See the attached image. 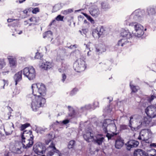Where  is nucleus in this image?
Listing matches in <instances>:
<instances>
[{
  "label": "nucleus",
  "instance_id": "1",
  "mask_svg": "<svg viewBox=\"0 0 156 156\" xmlns=\"http://www.w3.org/2000/svg\"><path fill=\"white\" fill-rule=\"evenodd\" d=\"M31 88L35 97L31 104V108L34 111H36L39 108L43 106L46 102L45 99L42 97L46 95V89L45 86L41 83L33 84Z\"/></svg>",
  "mask_w": 156,
  "mask_h": 156
},
{
  "label": "nucleus",
  "instance_id": "2",
  "mask_svg": "<svg viewBox=\"0 0 156 156\" xmlns=\"http://www.w3.org/2000/svg\"><path fill=\"white\" fill-rule=\"evenodd\" d=\"M102 128L105 133H107L106 136L108 140L116 135L114 132L116 130V127L114 120L109 119L105 120L103 123Z\"/></svg>",
  "mask_w": 156,
  "mask_h": 156
},
{
  "label": "nucleus",
  "instance_id": "3",
  "mask_svg": "<svg viewBox=\"0 0 156 156\" xmlns=\"http://www.w3.org/2000/svg\"><path fill=\"white\" fill-rule=\"evenodd\" d=\"M31 130L24 131L21 136V140L24 148H28L31 147L34 143V136Z\"/></svg>",
  "mask_w": 156,
  "mask_h": 156
},
{
  "label": "nucleus",
  "instance_id": "4",
  "mask_svg": "<svg viewBox=\"0 0 156 156\" xmlns=\"http://www.w3.org/2000/svg\"><path fill=\"white\" fill-rule=\"evenodd\" d=\"M124 24L126 25H129V26H134V28L136 32L134 33L135 36L140 37L143 34L144 28L140 24L136 22L130 23V21L125 22Z\"/></svg>",
  "mask_w": 156,
  "mask_h": 156
},
{
  "label": "nucleus",
  "instance_id": "5",
  "mask_svg": "<svg viewBox=\"0 0 156 156\" xmlns=\"http://www.w3.org/2000/svg\"><path fill=\"white\" fill-rule=\"evenodd\" d=\"M23 73L30 80H33L35 78V70L32 66L24 68L23 70Z\"/></svg>",
  "mask_w": 156,
  "mask_h": 156
},
{
  "label": "nucleus",
  "instance_id": "6",
  "mask_svg": "<svg viewBox=\"0 0 156 156\" xmlns=\"http://www.w3.org/2000/svg\"><path fill=\"white\" fill-rule=\"evenodd\" d=\"M73 67L77 72H82L84 71L86 67L85 62L81 58H79L74 63Z\"/></svg>",
  "mask_w": 156,
  "mask_h": 156
},
{
  "label": "nucleus",
  "instance_id": "7",
  "mask_svg": "<svg viewBox=\"0 0 156 156\" xmlns=\"http://www.w3.org/2000/svg\"><path fill=\"white\" fill-rule=\"evenodd\" d=\"M47 149L48 151L47 154V156H61V153L56 149L55 145L52 143Z\"/></svg>",
  "mask_w": 156,
  "mask_h": 156
},
{
  "label": "nucleus",
  "instance_id": "8",
  "mask_svg": "<svg viewBox=\"0 0 156 156\" xmlns=\"http://www.w3.org/2000/svg\"><path fill=\"white\" fill-rule=\"evenodd\" d=\"M151 132L149 129H142L140 133V136L138 139L143 141L147 140L151 138Z\"/></svg>",
  "mask_w": 156,
  "mask_h": 156
},
{
  "label": "nucleus",
  "instance_id": "9",
  "mask_svg": "<svg viewBox=\"0 0 156 156\" xmlns=\"http://www.w3.org/2000/svg\"><path fill=\"white\" fill-rule=\"evenodd\" d=\"M33 150L36 154L38 155H41L45 153L46 148L41 144H37L34 146Z\"/></svg>",
  "mask_w": 156,
  "mask_h": 156
},
{
  "label": "nucleus",
  "instance_id": "10",
  "mask_svg": "<svg viewBox=\"0 0 156 156\" xmlns=\"http://www.w3.org/2000/svg\"><path fill=\"white\" fill-rule=\"evenodd\" d=\"M145 111L148 117L153 118L156 117V105L148 106Z\"/></svg>",
  "mask_w": 156,
  "mask_h": 156
},
{
  "label": "nucleus",
  "instance_id": "11",
  "mask_svg": "<svg viewBox=\"0 0 156 156\" xmlns=\"http://www.w3.org/2000/svg\"><path fill=\"white\" fill-rule=\"evenodd\" d=\"M89 12L91 15L96 18L100 14L101 12L97 6L93 5L89 9Z\"/></svg>",
  "mask_w": 156,
  "mask_h": 156
},
{
  "label": "nucleus",
  "instance_id": "12",
  "mask_svg": "<svg viewBox=\"0 0 156 156\" xmlns=\"http://www.w3.org/2000/svg\"><path fill=\"white\" fill-rule=\"evenodd\" d=\"M104 31V29L101 27L94 29L92 32V34L94 37L98 38L102 34Z\"/></svg>",
  "mask_w": 156,
  "mask_h": 156
},
{
  "label": "nucleus",
  "instance_id": "13",
  "mask_svg": "<svg viewBox=\"0 0 156 156\" xmlns=\"http://www.w3.org/2000/svg\"><path fill=\"white\" fill-rule=\"evenodd\" d=\"M141 14V12L140 9H138L135 10L130 16H127L126 18V20L125 22H127L129 21L130 22L132 20L131 18L134 17V19H135V20H136V18H138L140 17V14Z\"/></svg>",
  "mask_w": 156,
  "mask_h": 156
},
{
  "label": "nucleus",
  "instance_id": "14",
  "mask_svg": "<svg viewBox=\"0 0 156 156\" xmlns=\"http://www.w3.org/2000/svg\"><path fill=\"white\" fill-rule=\"evenodd\" d=\"M93 141L95 143L97 144L98 145H100L102 144L103 142L104 138L101 135L98 134L93 136Z\"/></svg>",
  "mask_w": 156,
  "mask_h": 156
},
{
  "label": "nucleus",
  "instance_id": "15",
  "mask_svg": "<svg viewBox=\"0 0 156 156\" xmlns=\"http://www.w3.org/2000/svg\"><path fill=\"white\" fill-rule=\"evenodd\" d=\"M22 148L21 145H20V144H16V145L10 149L11 152L16 154H20L22 153L21 150Z\"/></svg>",
  "mask_w": 156,
  "mask_h": 156
},
{
  "label": "nucleus",
  "instance_id": "16",
  "mask_svg": "<svg viewBox=\"0 0 156 156\" xmlns=\"http://www.w3.org/2000/svg\"><path fill=\"white\" fill-rule=\"evenodd\" d=\"M52 66V63L49 62H43L40 65V68L44 70H48Z\"/></svg>",
  "mask_w": 156,
  "mask_h": 156
},
{
  "label": "nucleus",
  "instance_id": "17",
  "mask_svg": "<svg viewBox=\"0 0 156 156\" xmlns=\"http://www.w3.org/2000/svg\"><path fill=\"white\" fill-rule=\"evenodd\" d=\"M118 45L121 46H127L130 45L131 43L128 40L127 38H123L118 41Z\"/></svg>",
  "mask_w": 156,
  "mask_h": 156
},
{
  "label": "nucleus",
  "instance_id": "18",
  "mask_svg": "<svg viewBox=\"0 0 156 156\" xmlns=\"http://www.w3.org/2000/svg\"><path fill=\"white\" fill-rule=\"evenodd\" d=\"M93 135L90 131L86 132L83 135V138L85 140L88 142H92L93 139Z\"/></svg>",
  "mask_w": 156,
  "mask_h": 156
},
{
  "label": "nucleus",
  "instance_id": "19",
  "mask_svg": "<svg viewBox=\"0 0 156 156\" xmlns=\"http://www.w3.org/2000/svg\"><path fill=\"white\" fill-rule=\"evenodd\" d=\"M139 144V142L135 140H131L127 143V149L130 150L131 148L136 147Z\"/></svg>",
  "mask_w": 156,
  "mask_h": 156
},
{
  "label": "nucleus",
  "instance_id": "20",
  "mask_svg": "<svg viewBox=\"0 0 156 156\" xmlns=\"http://www.w3.org/2000/svg\"><path fill=\"white\" fill-rule=\"evenodd\" d=\"M22 71H20L16 73L14 76V79L15 81V85H17V83L22 79Z\"/></svg>",
  "mask_w": 156,
  "mask_h": 156
},
{
  "label": "nucleus",
  "instance_id": "21",
  "mask_svg": "<svg viewBox=\"0 0 156 156\" xmlns=\"http://www.w3.org/2000/svg\"><path fill=\"white\" fill-rule=\"evenodd\" d=\"M124 144V140L122 138L119 137L115 140V147L116 148L119 149L122 147Z\"/></svg>",
  "mask_w": 156,
  "mask_h": 156
},
{
  "label": "nucleus",
  "instance_id": "22",
  "mask_svg": "<svg viewBox=\"0 0 156 156\" xmlns=\"http://www.w3.org/2000/svg\"><path fill=\"white\" fill-rule=\"evenodd\" d=\"M121 35L123 38H127V39L131 37V34L128 30L123 29L121 33Z\"/></svg>",
  "mask_w": 156,
  "mask_h": 156
},
{
  "label": "nucleus",
  "instance_id": "23",
  "mask_svg": "<svg viewBox=\"0 0 156 156\" xmlns=\"http://www.w3.org/2000/svg\"><path fill=\"white\" fill-rule=\"evenodd\" d=\"M8 59L10 66L13 68L15 67L16 66V62L15 59L10 56L8 57Z\"/></svg>",
  "mask_w": 156,
  "mask_h": 156
},
{
  "label": "nucleus",
  "instance_id": "24",
  "mask_svg": "<svg viewBox=\"0 0 156 156\" xmlns=\"http://www.w3.org/2000/svg\"><path fill=\"white\" fill-rule=\"evenodd\" d=\"M106 51L105 46L102 44H99L98 47L96 48V51L99 52V53H102L105 52Z\"/></svg>",
  "mask_w": 156,
  "mask_h": 156
},
{
  "label": "nucleus",
  "instance_id": "25",
  "mask_svg": "<svg viewBox=\"0 0 156 156\" xmlns=\"http://www.w3.org/2000/svg\"><path fill=\"white\" fill-rule=\"evenodd\" d=\"M133 156H147V155L144 151L139 149L134 152Z\"/></svg>",
  "mask_w": 156,
  "mask_h": 156
},
{
  "label": "nucleus",
  "instance_id": "26",
  "mask_svg": "<svg viewBox=\"0 0 156 156\" xmlns=\"http://www.w3.org/2000/svg\"><path fill=\"white\" fill-rule=\"evenodd\" d=\"M133 116H131L130 117V120L129 121V126L131 128V129L133 130H135L136 131L137 130H138L140 128L141 126H138L136 127H133L132 126V119H133Z\"/></svg>",
  "mask_w": 156,
  "mask_h": 156
},
{
  "label": "nucleus",
  "instance_id": "27",
  "mask_svg": "<svg viewBox=\"0 0 156 156\" xmlns=\"http://www.w3.org/2000/svg\"><path fill=\"white\" fill-rule=\"evenodd\" d=\"M52 33L51 31H48L45 32L43 34V37L45 38L46 37H52Z\"/></svg>",
  "mask_w": 156,
  "mask_h": 156
},
{
  "label": "nucleus",
  "instance_id": "28",
  "mask_svg": "<svg viewBox=\"0 0 156 156\" xmlns=\"http://www.w3.org/2000/svg\"><path fill=\"white\" fill-rule=\"evenodd\" d=\"M132 83L131 82L130 83V86L132 90V91L133 92H137L138 90L139 89V87L138 86H134L132 85Z\"/></svg>",
  "mask_w": 156,
  "mask_h": 156
},
{
  "label": "nucleus",
  "instance_id": "29",
  "mask_svg": "<svg viewBox=\"0 0 156 156\" xmlns=\"http://www.w3.org/2000/svg\"><path fill=\"white\" fill-rule=\"evenodd\" d=\"M76 142L75 141L71 140L70 141L68 145V147L69 149H71L75 147Z\"/></svg>",
  "mask_w": 156,
  "mask_h": 156
},
{
  "label": "nucleus",
  "instance_id": "30",
  "mask_svg": "<svg viewBox=\"0 0 156 156\" xmlns=\"http://www.w3.org/2000/svg\"><path fill=\"white\" fill-rule=\"evenodd\" d=\"M62 8V6L60 4H57L53 7L52 12H55L57 11Z\"/></svg>",
  "mask_w": 156,
  "mask_h": 156
},
{
  "label": "nucleus",
  "instance_id": "31",
  "mask_svg": "<svg viewBox=\"0 0 156 156\" xmlns=\"http://www.w3.org/2000/svg\"><path fill=\"white\" fill-rule=\"evenodd\" d=\"M147 12L149 15H152L155 13V11L153 8H149L147 9Z\"/></svg>",
  "mask_w": 156,
  "mask_h": 156
},
{
  "label": "nucleus",
  "instance_id": "32",
  "mask_svg": "<svg viewBox=\"0 0 156 156\" xmlns=\"http://www.w3.org/2000/svg\"><path fill=\"white\" fill-rule=\"evenodd\" d=\"M101 5L102 8L105 10L107 9H108L110 8V7L108 3L106 2H102L101 3Z\"/></svg>",
  "mask_w": 156,
  "mask_h": 156
},
{
  "label": "nucleus",
  "instance_id": "33",
  "mask_svg": "<svg viewBox=\"0 0 156 156\" xmlns=\"http://www.w3.org/2000/svg\"><path fill=\"white\" fill-rule=\"evenodd\" d=\"M36 130L37 133H42L47 130V129L42 127H39L37 128Z\"/></svg>",
  "mask_w": 156,
  "mask_h": 156
},
{
  "label": "nucleus",
  "instance_id": "34",
  "mask_svg": "<svg viewBox=\"0 0 156 156\" xmlns=\"http://www.w3.org/2000/svg\"><path fill=\"white\" fill-rule=\"evenodd\" d=\"M68 108L70 112V113H69V115L71 117H73V115H74L75 113L74 110L73 109V108L69 106H68Z\"/></svg>",
  "mask_w": 156,
  "mask_h": 156
},
{
  "label": "nucleus",
  "instance_id": "35",
  "mask_svg": "<svg viewBox=\"0 0 156 156\" xmlns=\"http://www.w3.org/2000/svg\"><path fill=\"white\" fill-rule=\"evenodd\" d=\"M149 117L148 118L147 117H145L144 119V122L146 125L149 124L151 121V119Z\"/></svg>",
  "mask_w": 156,
  "mask_h": 156
},
{
  "label": "nucleus",
  "instance_id": "36",
  "mask_svg": "<svg viewBox=\"0 0 156 156\" xmlns=\"http://www.w3.org/2000/svg\"><path fill=\"white\" fill-rule=\"evenodd\" d=\"M92 108L91 107V105H86L84 107H82L80 109V111L81 112H82L84 110L90 109L91 108Z\"/></svg>",
  "mask_w": 156,
  "mask_h": 156
},
{
  "label": "nucleus",
  "instance_id": "37",
  "mask_svg": "<svg viewBox=\"0 0 156 156\" xmlns=\"http://www.w3.org/2000/svg\"><path fill=\"white\" fill-rule=\"evenodd\" d=\"M151 153H148L147 156H156V150L154 149H152L150 151Z\"/></svg>",
  "mask_w": 156,
  "mask_h": 156
},
{
  "label": "nucleus",
  "instance_id": "38",
  "mask_svg": "<svg viewBox=\"0 0 156 156\" xmlns=\"http://www.w3.org/2000/svg\"><path fill=\"white\" fill-rule=\"evenodd\" d=\"M84 15L87 18V19L91 23H94V20L91 16L88 15L86 14H84Z\"/></svg>",
  "mask_w": 156,
  "mask_h": 156
},
{
  "label": "nucleus",
  "instance_id": "39",
  "mask_svg": "<svg viewBox=\"0 0 156 156\" xmlns=\"http://www.w3.org/2000/svg\"><path fill=\"white\" fill-rule=\"evenodd\" d=\"M73 11V10L71 9H69L62 11V13L64 15H66L72 12Z\"/></svg>",
  "mask_w": 156,
  "mask_h": 156
},
{
  "label": "nucleus",
  "instance_id": "40",
  "mask_svg": "<svg viewBox=\"0 0 156 156\" xmlns=\"http://www.w3.org/2000/svg\"><path fill=\"white\" fill-rule=\"evenodd\" d=\"M30 126V124L28 123H26L22 125L20 127V130H23Z\"/></svg>",
  "mask_w": 156,
  "mask_h": 156
},
{
  "label": "nucleus",
  "instance_id": "41",
  "mask_svg": "<svg viewBox=\"0 0 156 156\" xmlns=\"http://www.w3.org/2000/svg\"><path fill=\"white\" fill-rule=\"evenodd\" d=\"M6 65L3 59H0V69H2Z\"/></svg>",
  "mask_w": 156,
  "mask_h": 156
},
{
  "label": "nucleus",
  "instance_id": "42",
  "mask_svg": "<svg viewBox=\"0 0 156 156\" xmlns=\"http://www.w3.org/2000/svg\"><path fill=\"white\" fill-rule=\"evenodd\" d=\"M64 17V16L59 15L56 17L55 20L58 21H62L63 20Z\"/></svg>",
  "mask_w": 156,
  "mask_h": 156
},
{
  "label": "nucleus",
  "instance_id": "43",
  "mask_svg": "<svg viewBox=\"0 0 156 156\" xmlns=\"http://www.w3.org/2000/svg\"><path fill=\"white\" fill-rule=\"evenodd\" d=\"M112 109L109 108V106L107 107L104 110V112L105 113L109 114L111 112Z\"/></svg>",
  "mask_w": 156,
  "mask_h": 156
},
{
  "label": "nucleus",
  "instance_id": "44",
  "mask_svg": "<svg viewBox=\"0 0 156 156\" xmlns=\"http://www.w3.org/2000/svg\"><path fill=\"white\" fill-rule=\"evenodd\" d=\"M40 9L39 8L37 7L34 9L32 11V12L34 14H36L37 13L39 12Z\"/></svg>",
  "mask_w": 156,
  "mask_h": 156
},
{
  "label": "nucleus",
  "instance_id": "45",
  "mask_svg": "<svg viewBox=\"0 0 156 156\" xmlns=\"http://www.w3.org/2000/svg\"><path fill=\"white\" fill-rule=\"evenodd\" d=\"M155 98H156V96L153 95L151 96L150 97H149L148 98L147 100L149 102H151L153 100H154Z\"/></svg>",
  "mask_w": 156,
  "mask_h": 156
},
{
  "label": "nucleus",
  "instance_id": "46",
  "mask_svg": "<svg viewBox=\"0 0 156 156\" xmlns=\"http://www.w3.org/2000/svg\"><path fill=\"white\" fill-rule=\"evenodd\" d=\"M42 57V56L40 55V53L39 52H37L36 55L35 56V58L39 59L41 58Z\"/></svg>",
  "mask_w": 156,
  "mask_h": 156
},
{
  "label": "nucleus",
  "instance_id": "47",
  "mask_svg": "<svg viewBox=\"0 0 156 156\" xmlns=\"http://www.w3.org/2000/svg\"><path fill=\"white\" fill-rule=\"evenodd\" d=\"M78 91V89L77 88H74L70 92V94L71 95H73Z\"/></svg>",
  "mask_w": 156,
  "mask_h": 156
},
{
  "label": "nucleus",
  "instance_id": "48",
  "mask_svg": "<svg viewBox=\"0 0 156 156\" xmlns=\"http://www.w3.org/2000/svg\"><path fill=\"white\" fill-rule=\"evenodd\" d=\"M93 106H94V108H92V109H94L95 108L98 107L99 106V103L98 102H94L93 104Z\"/></svg>",
  "mask_w": 156,
  "mask_h": 156
},
{
  "label": "nucleus",
  "instance_id": "49",
  "mask_svg": "<svg viewBox=\"0 0 156 156\" xmlns=\"http://www.w3.org/2000/svg\"><path fill=\"white\" fill-rule=\"evenodd\" d=\"M69 122V120L68 119H66V120H64L62 122V123L64 124H67Z\"/></svg>",
  "mask_w": 156,
  "mask_h": 156
},
{
  "label": "nucleus",
  "instance_id": "50",
  "mask_svg": "<svg viewBox=\"0 0 156 156\" xmlns=\"http://www.w3.org/2000/svg\"><path fill=\"white\" fill-rule=\"evenodd\" d=\"M66 76L65 74H63L62 75V81L63 82H64L66 78Z\"/></svg>",
  "mask_w": 156,
  "mask_h": 156
},
{
  "label": "nucleus",
  "instance_id": "51",
  "mask_svg": "<svg viewBox=\"0 0 156 156\" xmlns=\"http://www.w3.org/2000/svg\"><path fill=\"white\" fill-rule=\"evenodd\" d=\"M12 152H9L5 154L4 156H12Z\"/></svg>",
  "mask_w": 156,
  "mask_h": 156
},
{
  "label": "nucleus",
  "instance_id": "52",
  "mask_svg": "<svg viewBox=\"0 0 156 156\" xmlns=\"http://www.w3.org/2000/svg\"><path fill=\"white\" fill-rule=\"evenodd\" d=\"M12 131H13V130H11L10 131H9V132H5V134L6 135H11L12 133Z\"/></svg>",
  "mask_w": 156,
  "mask_h": 156
},
{
  "label": "nucleus",
  "instance_id": "53",
  "mask_svg": "<svg viewBox=\"0 0 156 156\" xmlns=\"http://www.w3.org/2000/svg\"><path fill=\"white\" fill-rule=\"evenodd\" d=\"M17 20H16L15 19H9L7 20V21L8 22H12L13 21Z\"/></svg>",
  "mask_w": 156,
  "mask_h": 156
},
{
  "label": "nucleus",
  "instance_id": "54",
  "mask_svg": "<svg viewBox=\"0 0 156 156\" xmlns=\"http://www.w3.org/2000/svg\"><path fill=\"white\" fill-rule=\"evenodd\" d=\"M35 18L34 17H31L29 19L30 20V22H33L35 20Z\"/></svg>",
  "mask_w": 156,
  "mask_h": 156
},
{
  "label": "nucleus",
  "instance_id": "55",
  "mask_svg": "<svg viewBox=\"0 0 156 156\" xmlns=\"http://www.w3.org/2000/svg\"><path fill=\"white\" fill-rule=\"evenodd\" d=\"M151 146L154 147H156V144L154 143H153L151 144Z\"/></svg>",
  "mask_w": 156,
  "mask_h": 156
},
{
  "label": "nucleus",
  "instance_id": "56",
  "mask_svg": "<svg viewBox=\"0 0 156 156\" xmlns=\"http://www.w3.org/2000/svg\"><path fill=\"white\" fill-rule=\"evenodd\" d=\"M28 10L27 9H25L23 11V13L25 14H27L28 12Z\"/></svg>",
  "mask_w": 156,
  "mask_h": 156
},
{
  "label": "nucleus",
  "instance_id": "57",
  "mask_svg": "<svg viewBox=\"0 0 156 156\" xmlns=\"http://www.w3.org/2000/svg\"><path fill=\"white\" fill-rule=\"evenodd\" d=\"M26 0H19V3H21L24 2Z\"/></svg>",
  "mask_w": 156,
  "mask_h": 156
},
{
  "label": "nucleus",
  "instance_id": "58",
  "mask_svg": "<svg viewBox=\"0 0 156 156\" xmlns=\"http://www.w3.org/2000/svg\"><path fill=\"white\" fill-rule=\"evenodd\" d=\"M9 72L8 71H7L6 72H2V73L3 75H5L6 73H8Z\"/></svg>",
  "mask_w": 156,
  "mask_h": 156
},
{
  "label": "nucleus",
  "instance_id": "59",
  "mask_svg": "<svg viewBox=\"0 0 156 156\" xmlns=\"http://www.w3.org/2000/svg\"><path fill=\"white\" fill-rule=\"evenodd\" d=\"M23 33V32H22V30H20L19 32L18 33V34H22Z\"/></svg>",
  "mask_w": 156,
  "mask_h": 156
},
{
  "label": "nucleus",
  "instance_id": "60",
  "mask_svg": "<svg viewBox=\"0 0 156 156\" xmlns=\"http://www.w3.org/2000/svg\"><path fill=\"white\" fill-rule=\"evenodd\" d=\"M11 124H12V127H13V129H14V124H13V123H12V122H11Z\"/></svg>",
  "mask_w": 156,
  "mask_h": 156
},
{
  "label": "nucleus",
  "instance_id": "61",
  "mask_svg": "<svg viewBox=\"0 0 156 156\" xmlns=\"http://www.w3.org/2000/svg\"><path fill=\"white\" fill-rule=\"evenodd\" d=\"M123 129H125L126 128V126H123Z\"/></svg>",
  "mask_w": 156,
  "mask_h": 156
},
{
  "label": "nucleus",
  "instance_id": "62",
  "mask_svg": "<svg viewBox=\"0 0 156 156\" xmlns=\"http://www.w3.org/2000/svg\"><path fill=\"white\" fill-rule=\"evenodd\" d=\"M73 45H71L69 47V48H72L73 47H72Z\"/></svg>",
  "mask_w": 156,
  "mask_h": 156
},
{
  "label": "nucleus",
  "instance_id": "63",
  "mask_svg": "<svg viewBox=\"0 0 156 156\" xmlns=\"http://www.w3.org/2000/svg\"><path fill=\"white\" fill-rule=\"evenodd\" d=\"M76 45L75 44L73 45L72 47H75V48H76Z\"/></svg>",
  "mask_w": 156,
  "mask_h": 156
},
{
  "label": "nucleus",
  "instance_id": "64",
  "mask_svg": "<svg viewBox=\"0 0 156 156\" xmlns=\"http://www.w3.org/2000/svg\"><path fill=\"white\" fill-rule=\"evenodd\" d=\"M89 53H90V52L89 51H88V52H87V55L88 56H89L90 55V54H89Z\"/></svg>",
  "mask_w": 156,
  "mask_h": 156
}]
</instances>
